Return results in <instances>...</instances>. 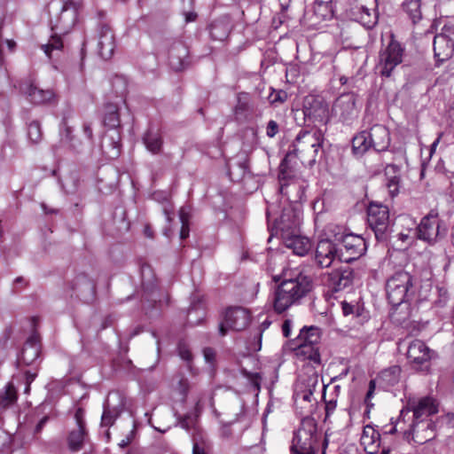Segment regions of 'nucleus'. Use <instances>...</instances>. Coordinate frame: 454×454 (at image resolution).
<instances>
[{
	"label": "nucleus",
	"mask_w": 454,
	"mask_h": 454,
	"mask_svg": "<svg viewBox=\"0 0 454 454\" xmlns=\"http://www.w3.org/2000/svg\"><path fill=\"white\" fill-rule=\"evenodd\" d=\"M250 321L249 312L241 307L230 308L226 310L224 320L220 325L221 335H225L228 329L234 331L244 330Z\"/></svg>",
	"instance_id": "17"
},
{
	"label": "nucleus",
	"mask_w": 454,
	"mask_h": 454,
	"mask_svg": "<svg viewBox=\"0 0 454 454\" xmlns=\"http://www.w3.org/2000/svg\"><path fill=\"white\" fill-rule=\"evenodd\" d=\"M399 168L396 165L390 164L386 168V176H387V186L392 196H395L399 192L400 177L396 175Z\"/></svg>",
	"instance_id": "37"
},
{
	"label": "nucleus",
	"mask_w": 454,
	"mask_h": 454,
	"mask_svg": "<svg viewBox=\"0 0 454 454\" xmlns=\"http://www.w3.org/2000/svg\"><path fill=\"white\" fill-rule=\"evenodd\" d=\"M322 143L323 135L320 130L301 131L289 146V150L286 153V196L289 200H291V193L296 192L294 200H301L304 195L306 184L296 173L291 174L292 170L287 167L288 159L294 155L300 158L301 163L305 160L315 161Z\"/></svg>",
	"instance_id": "1"
},
{
	"label": "nucleus",
	"mask_w": 454,
	"mask_h": 454,
	"mask_svg": "<svg viewBox=\"0 0 454 454\" xmlns=\"http://www.w3.org/2000/svg\"><path fill=\"white\" fill-rule=\"evenodd\" d=\"M197 14L195 12H186L185 13V21L186 22H192L196 20Z\"/></svg>",
	"instance_id": "61"
},
{
	"label": "nucleus",
	"mask_w": 454,
	"mask_h": 454,
	"mask_svg": "<svg viewBox=\"0 0 454 454\" xmlns=\"http://www.w3.org/2000/svg\"><path fill=\"white\" fill-rule=\"evenodd\" d=\"M272 280L277 285L273 294V308L277 313L281 314L284 312V302L282 301L284 299V280H281V275L274 276Z\"/></svg>",
	"instance_id": "36"
},
{
	"label": "nucleus",
	"mask_w": 454,
	"mask_h": 454,
	"mask_svg": "<svg viewBox=\"0 0 454 454\" xmlns=\"http://www.w3.org/2000/svg\"><path fill=\"white\" fill-rule=\"evenodd\" d=\"M85 437L84 423L77 418V428L73 430L68 436V445L72 451L79 450L83 443Z\"/></svg>",
	"instance_id": "33"
},
{
	"label": "nucleus",
	"mask_w": 454,
	"mask_h": 454,
	"mask_svg": "<svg viewBox=\"0 0 454 454\" xmlns=\"http://www.w3.org/2000/svg\"><path fill=\"white\" fill-rule=\"evenodd\" d=\"M294 119L301 114L300 121L309 119L312 121L326 122L328 120V105L321 97L309 95L304 98L302 109H292Z\"/></svg>",
	"instance_id": "10"
},
{
	"label": "nucleus",
	"mask_w": 454,
	"mask_h": 454,
	"mask_svg": "<svg viewBox=\"0 0 454 454\" xmlns=\"http://www.w3.org/2000/svg\"><path fill=\"white\" fill-rule=\"evenodd\" d=\"M401 368L397 365L383 370L380 373V380L387 386H395L400 379Z\"/></svg>",
	"instance_id": "38"
},
{
	"label": "nucleus",
	"mask_w": 454,
	"mask_h": 454,
	"mask_svg": "<svg viewBox=\"0 0 454 454\" xmlns=\"http://www.w3.org/2000/svg\"><path fill=\"white\" fill-rule=\"evenodd\" d=\"M178 353L179 356L184 360V361H191L192 360V353L188 347L184 343H179L178 345Z\"/></svg>",
	"instance_id": "49"
},
{
	"label": "nucleus",
	"mask_w": 454,
	"mask_h": 454,
	"mask_svg": "<svg viewBox=\"0 0 454 454\" xmlns=\"http://www.w3.org/2000/svg\"><path fill=\"white\" fill-rule=\"evenodd\" d=\"M146 149L153 154L159 153L162 146V137L159 131L148 130L144 137Z\"/></svg>",
	"instance_id": "35"
},
{
	"label": "nucleus",
	"mask_w": 454,
	"mask_h": 454,
	"mask_svg": "<svg viewBox=\"0 0 454 454\" xmlns=\"http://www.w3.org/2000/svg\"><path fill=\"white\" fill-rule=\"evenodd\" d=\"M48 420V418L47 417H44L39 422L38 424L36 425L35 427V432L36 433H39L42 428L43 427V426L45 425L46 421Z\"/></svg>",
	"instance_id": "59"
},
{
	"label": "nucleus",
	"mask_w": 454,
	"mask_h": 454,
	"mask_svg": "<svg viewBox=\"0 0 454 454\" xmlns=\"http://www.w3.org/2000/svg\"><path fill=\"white\" fill-rule=\"evenodd\" d=\"M349 15L367 28H372L378 21L377 0H350Z\"/></svg>",
	"instance_id": "12"
},
{
	"label": "nucleus",
	"mask_w": 454,
	"mask_h": 454,
	"mask_svg": "<svg viewBox=\"0 0 454 454\" xmlns=\"http://www.w3.org/2000/svg\"><path fill=\"white\" fill-rule=\"evenodd\" d=\"M417 232L419 239L433 244L446 236L447 227L437 215L428 214L422 218Z\"/></svg>",
	"instance_id": "13"
},
{
	"label": "nucleus",
	"mask_w": 454,
	"mask_h": 454,
	"mask_svg": "<svg viewBox=\"0 0 454 454\" xmlns=\"http://www.w3.org/2000/svg\"><path fill=\"white\" fill-rule=\"evenodd\" d=\"M355 272L351 268L333 270L327 276L326 284L334 293L342 291L353 285Z\"/></svg>",
	"instance_id": "20"
},
{
	"label": "nucleus",
	"mask_w": 454,
	"mask_h": 454,
	"mask_svg": "<svg viewBox=\"0 0 454 454\" xmlns=\"http://www.w3.org/2000/svg\"><path fill=\"white\" fill-rule=\"evenodd\" d=\"M361 444L368 454H377L380 447V434L371 426L364 428L361 439Z\"/></svg>",
	"instance_id": "30"
},
{
	"label": "nucleus",
	"mask_w": 454,
	"mask_h": 454,
	"mask_svg": "<svg viewBox=\"0 0 454 454\" xmlns=\"http://www.w3.org/2000/svg\"><path fill=\"white\" fill-rule=\"evenodd\" d=\"M320 339L321 333L318 327L304 326L300 330L297 338L290 340L289 348L298 358L320 364V354L317 347Z\"/></svg>",
	"instance_id": "3"
},
{
	"label": "nucleus",
	"mask_w": 454,
	"mask_h": 454,
	"mask_svg": "<svg viewBox=\"0 0 454 454\" xmlns=\"http://www.w3.org/2000/svg\"><path fill=\"white\" fill-rule=\"evenodd\" d=\"M403 55V48L401 44L391 40L387 47L380 54V74L388 77L396 66L402 63Z\"/></svg>",
	"instance_id": "15"
},
{
	"label": "nucleus",
	"mask_w": 454,
	"mask_h": 454,
	"mask_svg": "<svg viewBox=\"0 0 454 454\" xmlns=\"http://www.w3.org/2000/svg\"><path fill=\"white\" fill-rule=\"evenodd\" d=\"M40 340L39 336L36 333H33L29 336L27 340L26 341L21 354L19 357V361L23 364L28 365L35 362L40 354Z\"/></svg>",
	"instance_id": "27"
},
{
	"label": "nucleus",
	"mask_w": 454,
	"mask_h": 454,
	"mask_svg": "<svg viewBox=\"0 0 454 454\" xmlns=\"http://www.w3.org/2000/svg\"><path fill=\"white\" fill-rule=\"evenodd\" d=\"M62 142L63 143H70V146L74 149H77V146L75 145V144L73 143V137L71 136V130L69 128H67L66 129V134L65 136L61 138Z\"/></svg>",
	"instance_id": "52"
},
{
	"label": "nucleus",
	"mask_w": 454,
	"mask_h": 454,
	"mask_svg": "<svg viewBox=\"0 0 454 454\" xmlns=\"http://www.w3.org/2000/svg\"><path fill=\"white\" fill-rule=\"evenodd\" d=\"M370 148H372V144L370 143V137L367 134V130H363L353 137L352 151L355 155L362 156Z\"/></svg>",
	"instance_id": "34"
},
{
	"label": "nucleus",
	"mask_w": 454,
	"mask_h": 454,
	"mask_svg": "<svg viewBox=\"0 0 454 454\" xmlns=\"http://www.w3.org/2000/svg\"><path fill=\"white\" fill-rule=\"evenodd\" d=\"M437 35H442L447 39H451L454 41V25H444L442 28V32Z\"/></svg>",
	"instance_id": "51"
},
{
	"label": "nucleus",
	"mask_w": 454,
	"mask_h": 454,
	"mask_svg": "<svg viewBox=\"0 0 454 454\" xmlns=\"http://www.w3.org/2000/svg\"><path fill=\"white\" fill-rule=\"evenodd\" d=\"M404 10L410 16L412 23L416 24L421 19L420 1L419 0H407L404 3Z\"/></svg>",
	"instance_id": "40"
},
{
	"label": "nucleus",
	"mask_w": 454,
	"mask_h": 454,
	"mask_svg": "<svg viewBox=\"0 0 454 454\" xmlns=\"http://www.w3.org/2000/svg\"><path fill=\"white\" fill-rule=\"evenodd\" d=\"M279 130L278 124L273 121L270 120L266 127V134L269 137H274Z\"/></svg>",
	"instance_id": "50"
},
{
	"label": "nucleus",
	"mask_w": 454,
	"mask_h": 454,
	"mask_svg": "<svg viewBox=\"0 0 454 454\" xmlns=\"http://www.w3.org/2000/svg\"><path fill=\"white\" fill-rule=\"evenodd\" d=\"M180 221L182 223V228L180 231V239H185L189 236V222H188V213H186L184 208H181L179 212Z\"/></svg>",
	"instance_id": "47"
},
{
	"label": "nucleus",
	"mask_w": 454,
	"mask_h": 454,
	"mask_svg": "<svg viewBox=\"0 0 454 454\" xmlns=\"http://www.w3.org/2000/svg\"><path fill=\"white\" fill-rule=\"evenodd\" d=\"M342 312L345 316H348L354 312V306L348 303V302H342Z\"/></svg>",
	"instance_id": "56"
},
{
	"label": "nucleus",
	"mask_w": 454,
	"mask_h": 454,
	"mask_svg": "<svg viewBox=\"0 0 454 454\" xmlns=\"http://www.w3.org/2000/svg\"><path fill=\"white\" fill-rule=\"evenodd\" d=\"M116 411L114 410H111L108 400L104 403V411L101 418V425L104 427H110L114 424L116 419Z\"/></svg>",
	"instance_id": "43"
},
{
	"label": "nucleus",
	"mask_w": 454,
	"mask_h": 454,
	"mask_svg": "<svg viewBox=\"0 0 454 454\" xmlns=\"http://www.w3.org/2000/svg\"><path fill=\"white\" fill-rule=\"evenodd\" d=\"M17 401V389L12 382L0 389V412L13 405Z\"/></svg>",
	"instance_id": "32"
},
{
	"label": "nucleus",
	"mask_w": 454,
	"mask_h": 454,
	"mask_svg": "<svg viewBox=\"0 0 454 454\" xmlns=\"http://www.w3.org/2000/svg\"><path fill=\"white\" fill-rule=\"evenodd\" d=\"M325 403V419L334 411L337 406V400L335 398L326 400L325 393L324 394Z\"/></svg>",
	"instance_id": "48"
},
{
	"label": "nucleus",
	"mask_w": 454,
	"mask_h": 454,
	"mask_svg": "<svg viewBox=\"0 0 454 454\" xmlns=\"http://www.w3.org/2000/svg\"><path fill=\"white\" fill-rule=\"evenodd\" d=\"M356 101L355 94H342L335 100L333 111L335 115H338L341 120L347 121L352 118L356 113Z\"/></svg>",
	"instance_id": "22"
},
{
	"label": "nucleus",
	"mask_w": 454,
	"mask_h": 454,
	"mask_svg": "<svg viewBox=\"0 0 454 454\" xmlns=\"http://www.w3.org/2000/svg\"><path fill=\"white\" fill-rule=\"evenodd\" d=\"M20 91L33 104L39 105L51 101L54 93L51 90H42L31 81H26L19 85Z\"/></svg>",
	"instance_id": "21"
},
{
	"label": "nucleus",
	"mask_w": 454,
	"mask_h": 454,
	"mask_svg": "<svg viewBox=\"0 0 454 454\" xmlns=\"http://www.w3.org/2000/svg\"><path fill=\"white\" fill-rule=\"evenodd\" d=\"M311 286L310 278L301 272L295 277L286 278V309L305 296Z\"/></svg>",
	"instance_id": "14"
},
{
	"label": "nucleus",
	"mask_w": 454,
	"mask_h": 454,
	"mask_svg": "<svg viewBox=\"0 0 454 454\" xmlns=\"http://www.w3.org/2000/svg\"><path fill=\"white\" fill-rule=\"evenodd\" d=\"M63 47V43L61 38L57 35H53L51 36L49 42L46 44L42 45V49L47 57L51 58V53L56 51H61Z\"/></svg>",
	"instance_id": "41"
},
{
	"label": "nucleus",
	"mask_w": 454,
	"mask_h": 454,
	"mask_svg": "<svg viewBox=\"0 0 454 454\" xmlns=\"http://www.w3.org/2000/svg\"><path fill=\"white\" fill-rule=\"evenodd\" d=\"M342 244L344 250H340L339 260L345 262H350L360 258L367 249L364 239L352 233L343 237Z\"/></svg>",
	"instance_id": "16"
},
{
	"label": "nucleus",
	"mask_w": 454,
	"mask_h": 454,
	"mask_svg": "<svg viewBox=\"0 0 454 454\" xmlns=\"http://www.w3.org/2000/svg\"><path fill=\"white\" fill-rule=\"evenodd\" d=\"M333 17L331 6L323 1H316L312 10L307 13L310 27H317L321 22L330 20Z\"/></svg>",
	"instance_id": "28"
},
{
	"label": "nucleus",
	"mask_w": 454,
	"mask_h": 454,
	"mask_svg": "<svg viewBox=\"0 0 454 454\" xmlns=\"http://www.w3.org/2000/svg\"><path fill=\"white\" fill-rule=\"evenodd\" d=\"M188 49L182 42H175L168 50V62L172 69L180 71L184 67Z\"/></svg>",
	"instance_id": "29"
},
{
	"label": "nucleus",
	"mask_w": 454,
	"mask_h": 454,
	"mask_svg": "<svg viewBox=\"0 0 454 454\" xmlns=\"http://www.w3.org/2000/svg\"><path fill=\"white\" fill-rule=\"evenodd\" d=\"M153 199L158 202L163 203L168 200V193L165 192H156L153 194Z\"/></svg>",
	"instance_id": "55"
},
{
	"label": "nucleus",
	"mask_w": 454,
	"mask_h": 454,
	"mask_svg": "<svg viewBox=\"0 0 454 454\" xmlns=\"http://www.w3.org/2000/svg\"><path fill=\"white\" fill-rule=\"evenodd\" d=\"M367 134L370 137L372 147L377 152L386 151L390 145V134L388 129L383 125H374Z\"/></svg>",
	"instance_id": "23"
},
{
	"label": "nucleus",
	"mask_w": 454,
	"mask_h": 454,
	"mask_svg": "<svg viewBox=\"0 0 454 454\" xmlns=\"http://www.w3.org/2000/svg\"><path fill=\"white\" fill-rule=\"evenodd\" d=\"M141 276H142V285L145 288L149 287L153 282L151 280V277L153 279L154 276L153 273V270L150 265L144 264L141 267Z\"/></svg>",
	"instance_id": "46"
},
{
	"label": "nucleus",
	"mask_w": 454,
	"mask_h": 454,
	"mask_svg": "<svg viewBox=\"0 0 454 454\" xmlns=\"http://www.w3.org/2000/svg\"><path fill=\"white\" fill-rule=\"evenodd\" d=\"M406 355L414 370L426 372L430 369L431 361L436 357L435 351L420 340H413L410 342Z\"/></svg>",
	"instance_id": "9"
},
{
	"label": "nucleus",
	"mask_w": 454,
	"mask_h": 454,
	"mask_svg": "<svg viewBox=\"0 0 454 454\" xmlns=\"http://www.w3.org/2000/svg\"><path fill=\"white\" fill-rule=\"evenodd\" d=\"M121 113L116 104H107L104 109L103 123L113 134L109 137V145L112 147L111 158H116L120 154L121 134L118 129L121 127Z\"/></svg>",
	"instance_id": "11"
},
{
	"label": "nucleus",
	"mask_w": 454,
	"mask_h": 454,
	"mask_svg": "<svg viewBox=\"0 0 454 454\" xmlns=\"http://www.w3.org/2000/svg\"><path fill=\"white\" fill-rule=\"evenodd\" d=\"M318 380L317 375L309 376L307 378H300L294 390V400L297 408L310 412L317 403V400L313 394L317 387Z\"/></svg>",
	"instance_id": "8"
},
{
	"label": "nucleus",
	"mask_w": 454,
	"mask_h": 454,
	"mask_svg": "<svg viewBox=\"0 0 454 454\" xmlns=\"http://www.w3.org/2000/svg\"><path fill=\"white\" fill-rule=\"evenodd\" d=\"M374 388H375L374 381L371 380L369 383V390L367 392L366 398H370L372 395Z\"/></svg>",
	"instance_id": "64"
},
{
	"label": "nucleus",
	"mask_w": 454,
	"mask_h": 454,
	"mask_svg": "<svg viewBox=\"0 0 454 454\" xmlns=\"http://www.w3.org/2000/svg\"><path fill=\"white\" fill-rule=\"evenodd\" d=\"M204 358L207 363L211 364L215 359V352L210 348H206L203 350Z\"/></svg>",
	"instance_id": "53"
},
{
	"label": "nucleus",
	"mask_w": 454,
	"mask_h": 454,
	"mask_svg": "<svg viewBox=\"0 0 454 454\" xmlns=\"http://www.w3.org/2000/svg\"><path fill=\"white\" fill-rule=\"evenodd\" d=\"M340 252L336 245L328 239H320L315 251V263L319 268L330 267L335 259H339Z\"/></svg>",
	"instance_id": "19"
},
{
	"label": "nucleus",
	"mask_w": 454,
	"mask_h": 454,
	"mask_svg": "<svg viewBox=\"0 0 454 454\" xmlns=\"http://www.w3.org/2000/svg\"><path fill=\"white\" fill-rule=\"evenodd\" d=\"M242 374L247 379L254 391H260L262 377L258 372H250L246 369L241 370Z\"/></svg>",
	"instance_id": "45"
},
{
	"label": "nucleus",
	"mask_w": 454,
	"mask_h": 454,
	"mask_svg": "<svg viewBox=\"0 0 454 454\" xmlns=\"http://www.w3.org/2000/svg\"><path fill=\"white\" fill-rule=\"evenodd\" d=\"M317 423L310 417L304 418L297 431L294 432L290 451L292 454H316Z\"/></svg>",
	"instance_id": "5"
},
{
	"label": "nucleus",
	"mask_w": 454,
	"mask_h": 454,
	"mask_svg": "<svg viewBox=\"0 0 454 454\" xmlns=\"http://www.w3.org/2000/svg\"><path fill=\"white\" fill-rule=\"evenodd\" d=\"M192 454H205L203 448L200 447L198 443L193 444Z\"/></svg>",
	"instance_id": "62"
},
{
	"label": "nucleus",
	"mask_w": 454,
	"mask_h": 454,
	"mask_svg": "<svg viewBox=\"0 0 454 454\" xmlns=\"http://www.w3.org/2000/svg\"><path fill=\"white\" fill-rule=\"evenodd\" d=\"M293 200L295 201L294 199ZM292 215L289 216L291 229H286V248L292 250L293 254L298 256H304L310 249V240L299 233V227L302 220V208L301 204L294 203L291 207Z\"/></svg>",
	"instance_id": "4"
},
{
	"label": "nucleus",
	"mask_w": 454,
	"mask_h": 454,
	"mask_svg": "<svg viewBox=\"0 0 454 454\" xmlns=\"http://www.w3.org/2000/svg\"><path fill=\"white\" fill-rule=\"evenodd\" d=\"M434 52L439 61L450 59L454 52V41L436 35L434 38Z\"/></svg>",
	"instance_id": "31"
},
{
	"label": "nucleus",
	"mask_w": 454,
	"mask_h": 454,
	"mask_svg": "<svg viewBox=\"0 0 454 454\" xmlns=\"http://www.w3.org/2000/svg\"><path fill=\"white\" fill-rule=\"evenodd\" d=\"M408 410L413 412L414 422L411 427L413 433H415V423L423 421L426 418L437 413L438 404L434 398L425 396L419 400H409Z\"/></svg>",
	"instance_id": "18"
},
{
	"label": "nucleus",
	"mask_w": 454,
	"mask_h": 454,
	"mask_svg": "<svg viewBox=\"0 0 454 454\" xmlns=\"http://www.w3.org/2000/svg\"><path fill=\"white\" fill-rule=\"evenodd\" d=\"M251 109L248 103L247 97L241 95L238 98L237 105L234 108V114L238 121H244L250 115Z\"/></svg>",
	"instance_id": "39"
},
{
	"label": "nucleus",
	"mask_w": 454,
	"mask_h": 454,
	"mask_svg": "<svg viewBox=\"0 0 454 454\" xmlns=\"http://www.w3.org/2000/svg\"><path fill=\"white\" fill-rule=\"evenodd\" d=\"M72 290L86 302L91 301L95 294V286L85 274H80L74 278L71 284Z\"/></svg>",
	"instance_id": "24"
},
{
	"label": "nucleus",
	"mask_w": 454,
	"mask_h": 454,
	"mask_svg": "<svg viewBox=\"0 0 454 454\" xmlns=\"http://www.w3.org/2000/svg\"><path fill=\"white\" fill-rule=\"evenodd\" d=\"M36 377V373H32L30 372H27L26 373V382L32 383Z\"/></svg>",
	"instance_id": "63"
},
{
	"label": "nucleus",
	"mask_w": 454,
	"mask_h": 454,
	"mask_svg": "<svg viewBox=\"0 0 454 454\" xmlns=\"http://www.w3.org/2000/svg\"><path fill=\"white\" fill-rule=\"evenodd\" d=\"M277 207H280V206H277L273 202H268L266 215L268 220V228L270 233L268 239L269 242H270L274 237H279V239H282L284 236V229L281 227V219L284 215V209L280 208L279 216L273 218V215L277 213Z\"/></svg>",
	"instance_id": "26"
},
{
	"label": "nucleus",
	"mask_w": 454,
	"mask_h": 454,
	"mask_svg": "<svg viewBox=\"0 0 454 454\" xmlns=\"http://www.w3.org/2000/svg\"><path fill=\"white\" fill-rule=\"evenodd\" d=\"M82 131H83V134L85 135V137L89 139V140H91L92 138V129H91V126L90 123H87L85 122L82 126Z\"/></svg>",
	"instance_id": "57"
},
{
	"label": "nucleus",
	"mask_w": 454,
	"mask_h": 454,
	"mask_svg": "<svg viewBox=\"0 0 454 454\" xmlns=\"http://www.w3.org/2000/svg\"><path fill=\"white\" fill-rule=\"evenodd\" d=\"M413 286L411 275L405 270L395 272L386 282L387 298L395 307L407 301Z\"/></svg>",
	"instance_id": "6"
},
{
	"label": "nucleus",
	"mask_w": 454,
	"mask_h": 454,
	"mask_svg": "<svg viewBox=\"0 0 454 454\" xmlns=\"http://www.w3.org/2000/svg\"><path fill=\"white\" fill-rule=\"evenodd\" d=\"M367 221L376 239L386 240L391 231L388 207L381 203L371 202L367 208Z\"/></svg>",
	"instance_id": "7"
},
{
	"label": "nucleus",
	"mask_w": 454,
	"mask_h": 454,
	"mask_svg": "<svg viewBox=\"0 0 454 454\" xmlns=\"http://www.w3.org/2000/svg\"><path fill=\"white\" fill-rule=\"evenodd\" d=\"M82 3V0H51L48 4L51 30L67 33L77 20Z\"/></svg>",
	"instance_id": "2"
},
{
	"label": "nucleus",
	"mask_w": 454,
	"mask_h": 454,
	"mask_svg": "<svg viewBox=\"0 0 454 454\" xmlns=\"http://www.w3.org/2000/svg\"><path fill=\"white\" fill-rule=\"evenodd\" d=\"M271 322L269 321L268 319H265L262 323V329L261 331L258 333L257 334V337H256V340H254V341L250 342L248 344V347H247V349L250 351V352H257L261 349L262 348V332L264 330H266L270 325Z\"/></svg>",
	"instance_id": "44"
},
{
	"label": "nucleus",
	"mask_w": 454,
	"mask_h": 454,
	"mask_svg": "<svg viewBox=\"0 0 454 454\" xmlns=\"http://www.w3.org/2000/svg\"><path fill=\"white\" fill-rule=\"evenodd\" d=\"M27 137L28 139L34 144H37L41 141L42 130L38 121H33L29 123L27 128Z\"/></svg>",
	"instance_id": "42"
},
{
	"label": "nucleus",
	"mask_w": 454,
	"mask_h": 454,
	"mask_svg": "<svg viewBox=\"0 0 454 454\" xmlns=\"http://www.w3.org/2000/svg\"><path fill=\"white\" fill-rule=\"evenodd\" d=\"M284 178V158H282L279 161L278 165V180H279V192H282L284 189V184H281V180Z\"/></svg>",
	"instance_id": "54"
},
{
	"label": "nucleus",
	"mask_w": 454,
	"mask_h": 454,
	"mask_svg": "<svg viewBox=\"0 0 454 454\" xmlns=\"http://www.w3.org/2000/svg\"><path fill=\"white\" fill-rule=\"evenodd\" d=\"M280 92L281 91H278V93H271L270 96H269V100L270 103H274V102H277L278 100H281V98H280Z\"/></svg>",
	"instance_id": "60"
},
{
	"label": "nucleus",
	"mask_w": 454,
	"mask_h": 454,
	"mask_svg": "<svg viewBox=\"0 0 454 454\" xmlns=\"http://www.w3.org/2000/svg\"><path fill=\"white\" fill-rule=\"evenodd\" d=\"M191 423H192L191 419L187 417L180 421V426H181V427H183L184 429H188L190 427Z\"/></svg>",
	"instance_id": "58"
},
{
	"label": "nucleus",
	"mask_w": 454,
	"mask_h": 454,
	"mask_svg": "<svg viewBox=\"0 0 454 454\" xmlns=\"http://www.w3.org/2000/svg\"><path fill=\"white\" fill-rule=\"evenodd\" d=\"M98 53L104 59H110L115 48L114 36L112 29L104 25L98 31Z\"/></svg>",
	"instance_id": "25"
}]
</instances>
